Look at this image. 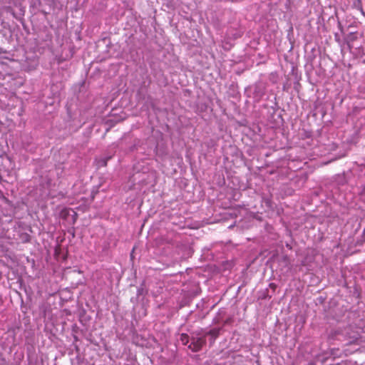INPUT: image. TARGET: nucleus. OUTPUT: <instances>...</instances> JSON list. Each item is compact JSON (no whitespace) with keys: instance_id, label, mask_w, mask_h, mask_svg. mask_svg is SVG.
<instances>
[{"instance_id":"1","label":"nucleus","mask_w":365,"mask_h":365,"mask_svg":"<svg viewBox=\"0 0 365 365\" xmlns=\"http://www.w3.org/2000/svg\"><path fill=\"white\" fill-rule=\"evenodd\" d=\"M205 344V339L204 337H192L188 347L193 351H198Z\"/></svg>"},{"instance_id":"2","label":"nucleus","mask_w":365,"mask_h":365,"mask_svg":"<svg viewBox=\"0 0 365 365\" xmlns=\"http://www.w3.org/2000/svg\"><path fill=\"white\" fill-rule=\"evenodd\" d=\"M219 333H220L219 329H212L210 330L207 333V334L210 335L212 338V340L215 341V339L218 336Z\"/></svg>"},{"instance_id":"3","label":"nucleus","mask_w":365,"mask_h":365,"mask_svg":"<svg viewBox=\"0 0 365 365\" xmlns=\"http://www.w3.org/2000/svg\"><path fill=\"white\" fill-rule=\"evenodd\" d=\"M71 212H74L71 209L63 208L60 212V216L63 218H66Z\"/></svg>"},{"instance_id":"4","label":"nucleus","mask_w":365,"mask_h":365,"mask_svg":"<svg viewBox=\"0 0 365 365\" xmlns=\"http://www.w3.org/2000/svg\"><path fill=\"white\" fill-rule=\"evenodd\" d=\"M180 341L183 344H187L189 342V336L186 334H182L180 336Z\"/></svg>"},{"instance_id":"5","label":"nucleus","mask_w":365,"mask_h":365,"mask_svg":"<svg viewBox=\"0 0 365 365\" xmlns=\"http://www.w3.org/2000/svg\"><path fill=\"white\" fill-rule=\"evenodd\" d=\"M109 158H108L107 159L103 160L102 161V165H106L107 160H108Z\"/></svg>"}]
</instances>
